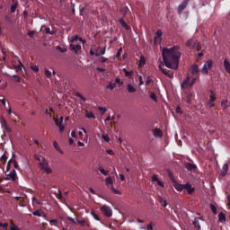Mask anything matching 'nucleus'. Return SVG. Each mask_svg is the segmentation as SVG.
Here are the masks:
<instances>
[{"label":"nucleus","instance_id":"1","mask_svg":"<svg viewBox=\"0 0 230 230\" xmlns=\"http://www.w3.org/2000/svg\"><path fill=\"white\" fill-rule=\"evenodd\" d=\"M180 46H173L171 49L164 48L162 50L163 62L158 66L159 70L170 79L174 78V74L170 73L166 68H164L165 66L169 69H178L180 59L181 58V52L180 51Z\"/></svg>","mask_w":230,"mask_h":230},{"label":"nucleus","instance_id":"2","mask_svg":"<svg viewBox=\"0 0 230 230\" xmlns=\"http://www.w3.org/2000/svg\"><path fill=\"white\" fill-rule=\"evenodd\" d=\"M39 168L41 171H44L47 174H50L53 172V171H52L51 167H49V162H47V160H45L44 162H40Z\"/></svg>","mask_w":230,"mask_h":230},{"label":"nucleus","instance_id":"3","mask_svg":"<svg viewBox=\"0 0 230 230\" xmlns=\"http://www.w3.org/2000/svg\"><path fill=\"white\" fill-rule=\"evenodd\" d=\"M169 176H170L172 182L173 183L174 189L177 191L181 192L185 189V184L178 183V181H176L173 174L170 173Z\"/></svg>","mask_w":230,"mask_h":230},{"label":"nucleus","instance_id":"4","mask_svg":"<svg viewBox=\"0 0 230 230\" xmlns=\"http://www.w3.org/2000/svg\"><path fill=\"white\" fill-rule=\"evenodd\" d=\"M101 211L107 217H111L113 215L112 208L108 207V205H103L102 207H101Z\"/></svg>","mask_w":230,"mask_h":230},{"label":"nucleus","instance_id":"5","mask_svg":"<svg viewBox=\"0 0 230 230\" xmlns=\"http://www.w3.org/2000/svg\"><path fill=\"white\" fill-rule=\"evenodd\" d=\"M164 35V32L161 29H158L155 32V36L154 38V43L155 45H157L158 43H160L162 41V37Z\"/></svg>","mask_w":230,"mask_h":230},{"label":"nucleus","instance_id":"6","mask_svg":"<svg viewBox=\"0 0 230 230\" xmlns=\"http://www.w3.org/2000/svg\"><path fill=\"white\" fill-rule=\"evenodd\" d=\"M190 76L187 75V77L181 82V90H186L190 87Z\"/></svg>","mask_w":230,"mask_h":230},{"label":"nucleus","instance_id":"7","mask_svg":"<svg viewBox=\"0 0 230 230\" xmlns=\"http://www.w3.org/2000/svg\"><path fill=\"white\" fill-rule=\"evenodd\" d=\"M189 0H183L182 3L178 6L177 12L179 14H181L182 12L188 7Z\"/></svg>","mask_w":230,"mask_h":230},{"label":"nucleus","instance_id":"8","mask_svg":"<svg viewBox=\"0 0 230 230\" xmlns=\"http://www.w3.org/2000/svg\"><path fill=\"white\" fill-rule=\"evenodd\" d=\"M184 190H187L188 195H192L196 190L195 187H192L190 181L184 184Z\"/></svg>","mask_w":230,"mask_h":230},{"label":"nucleus","instance_id":"9","mask_svg":"<svg viewBox=\"0 0 230 230\" xmlns=\"http://www.w3.org/2000/svg\"><path fill=\"white\" fill-rule=\"evenodd\" d=\"M199 72H200V69L199 67V65L193 64L190 66V73H191L192 75L199 76Z\"/></svg>","mask_w":230,"mask_h":230},{"label":"nucleus","instance_id":"10","mask_svg":"<svg viewBox=\"0 0 230 230\" xmlns=\"http://www.w3.org/2000/svg\"><path fill=\"white\" fill-rule=\"evenodd\" d=\"M199 40L192 39V40H189L186 42V46L190 49H194L196 48V46L198 45Z\"/></svg>","mask_w":230,"mask_h":230},{"label":"nucleus","instance_id":"11","mask_svg":"<svg viewBox=\"0 0 230 230\" xmlns=\"http://www.w3.org/2000/svg\"><path fill=\"white\" fill-rule=\"evenodd\" d=\"M69 47H70V49L74 51L75 54H78V52L82 50V46L80 44L74 45L70 43Z\"/></svg>","mask_w":230,"mask_h":230},{"label":"nucleus","instance_id":"12","mask_svg":"<svg viewBox=\"0 0 230 230\" xmlns=\"http://www.w3.org/2000/svg\"><path fill=\"white\" fill-rule=\"evenodd\" d=\"M16 178H17L16 171L13 169V172H9V174H7L5 181L12 180L13 181H15Z\"/></svg>","mask_w":230,"mask_h":230},{"label":"nucleus","instance_id":"13","mask_svg":"<svg viewBox=\"0 0 230 230\" xmlns=\"http://www.w3.org/2000/svg\"><path fill=\"white\" fill-rule=\"evenodd\" d=\"M119 23L121 25V27L123 28V29H125L126 31H130L131 30V26H129L127 22H126V21L124 20V18H120L119 20Z\"/></svg>","mask_w":230,"mask_h":230},{"label":"nucleus","instance_id":"14","mask_svg":"<svg viewBox=\"0 0 230 230\" xmlns=\"http://www.w3.org/2000/svg\"><path fill=\"white\" fill-rule=\"evenodd\" d=\"M199 220H204V219L203 217H195L193 221V226H195V228H197V230H201Z\"/></svg>","mask_w":230,"mask_h":230},{"label":"nucleus","instance_id":"15","mask_svg":"<svg viewBox=\"0 0 230 230\" xmlns=\"http://www.w3.org/2000/svg\"><path fill=\"white\" fill-rule=\"evenodd\" d=\"M194 98H195V93H192V92H189V93H187V96H186V102H187L188 104H190V103L192 102V101H193Z\"/></svg>","mask_w":230,"mask_h":230},{"label":"nucleus","instance_id":"16","mask_svg":"<svg viewBox=\"0 0 230 230\" xmlns=\"http://www.w3.org/2000/svg\"><path fill=\"white\" fill-rule=\"evenodd\" d=\"M153 136L155 137H163L164 134L160 128H155V129H153Z\"/></svg>","mask_w":230,"mask_h":230},{"label":"nucleus","instance_id":"17","mask_svg":"<svg viewBox=\"0 0 230 230\" xmlns=\"http://www.w3.org/2000/svg\"><path fill=\"white\" fill-rule=\"evenodd\" d=\"M77 224L80 225L81 226L84 227V226H87L89 227L90 226V223L88 221H86V219H77L76 220Z\"/></svg>","mask_w":230,"mask_h":230},{"label":"nucleus","instance_id":"18","mask_svg":"<svg viewBox=\"0 0 230 230\" xmlns=\"http://www.w3.org/2000/svg\"><path fill=\"white\" fill-rule=\"evenodd\" d=\"M229 171V165L228 164H225L221 170V175L224 177L227 174V172Z\"/></svg>","mask_w":230,"mask_h":230},{"label":"nucleus","instance_id":"19","mask_svg":"<svg viewBox=\"0 0 230 230\" xmlns=\"http://www.w3.org/2000/svg\"><path fill=\"white\" fill-rule=\"evenodd\" d=\"M185 167L189 172L196 171L198 168L195 164H186Z\"/></svg>","mask_w":230,"mask_h":230},{"label":"nucleus","instance_id":"20","mask_svg":"<svg viewBox=\"0 0 230 230\" xmlns=\"http://www.w3.org/2000/svg\"><path fill=\"white\" fill-rule=\"evenodd\" d=\"M119 13L122 14L123 17H126L129 13V8L128 6H124L120 8Z\"/></svg>","mask_w":230,"mask_h":230},{"label":"nucleus","instance_id":"21","mask_svg":"<svg viewBox=\"0 0 230 230\" xmlns=\"http://www.w3.org/2000/svg\"><path fill=\"white\" fill-rule=\"evenodd\" d=\"M209 93H210V95H209L208 102H215L217 101V96H216L214 90H210Z\"/></svg>","mask_w":230,"mask_h":230},{"label":"nucleus","instance_id":"22","mask_svg":"<svg viewBox=\"0 0 230 230\" xmlns=\"http://www.w3.org/2000/svg\"><path fill=\"white\" fill-rule=\"evenodd\" d=\"M53 146L60 155H64V151L60 148V146L57 141L53 142Z\"/></svg>","mask_w":230,"mask_h":230},{"label":"nucleus","instance_id":"23","mask_svg":"<svg viewBox=\"0 0 230 230\" xmlns=\"http://www.w3.org/2000/svg\"><path fill=\"white\" fill-rule=\"evenodd\" d=\"M221 106H222L223 110H226L230 106L229 101L227 99L226 100H223L221 102Z\"/></svg>","mask_w":230,"mask_h":230},{"label":"nucleus","instance_id":"24","mask_svg":"<svg viewBox=\"0 0 230 230\" xmlns=\"http://www.w3.org/2000/svg\"><path fill=\"white\" fill-rule=\"evenodd\" d=\"M224 67L226 73L230 74V63L227 61V58L224 60Z\"/></svg>","mask_w":230,"mask_h":230},{"label":"nucleus","instance_id":"25","mask_svg":"<svg viewBox=\"0 0 230 230\" xmlns=\"http://www.w3.org/2000/svg\"><path fill=\"white\" fill-rule=\"evenodd\" d=\"M127 90L129 93H133L137 92L136 87H134L131 84H128Z\"/></svg>","mask_w":230,"mask_h":230},{"label":"nucleus","instance_id":"26","mask_svg":"<svg viewBox=\"0 0 230 230\" xmlns=\"http://www.w3.org/2000/svg\"><path fill=\"white\" fill-rule=\"evenodd\" d=\"M122 71L125 74L126 77H131L133 75V74H134L133 70L128 71L127 68H123Z\"/></svg>","mask_w":230,"mask_h":230},{"label":"nucleus","instance_id":"27","mask_svg":"<svg viewBox=\"0 0 230 230\" xmlns=\"http://www.w3.org/2000/svg\"><path fill=\"white\" fill-rule=\"evenodd\" d=\"M218 221L220 223L226 222V214L224 212H219V214H218Z\"/></svg>","mask_w":230,"mask_h":230},{"label":"nucleus","instance_id":"28","mask_svg":"<svg viewBox=\"0 0 230 230\" xmlns=\"http://www.w3.org/2000/svg\"><path fill=\"white\" fill-rule=\"evenodd\" d=\"M64 117L60 116L59 119H55V124L56 126L59 127L60 125H63Z\"/></svg>","mask_w":230,"mask_h":230},{"label":"nucleus","instance_id":"29","mask_svg":"<svg viewBox=\"0 0 230 230\" xmlns=\"http://www.w3.org/2000/svg\"><path fill=\"white\" fill-rule=\"evenodd\" d=\"M115 88H116V83H112L111 81H110L106 86V89H110L111 91L114 90Z\"/></svg>","mask_w":230,"mask_h":230},{"label":"nucleus","instance_id":"30","mask_svg":"<svg viewBox=\"0 0 230 230\" xmlns=\"http://www.w3.org/2000/svg\"><path fill=\"white\" fill-rule=\"evenodd\" d=\"M90 55L95 56L96 58L101 57V53L97 52V49H90Z\"/></svg>","mask_w":230,"mask_h":230},{"label":"nucleus","instance_id":"31","mask_svg":"<svg viewBox=\"0 0 230 230\" xmlns=\"http://www.w3.org/2000/svg\"><path fill=\"white\" fill-rule=\"evenodd\" d=\"M198 80H199V75L192 78V80L190 82V87H193Z\"/></svg>","mask_w":230,"mask_h":230},{"label":"nucleus","instance_id":"32","mask_svg":"<svg viewBox=\"0 0 230 230\" xmlns=\"http://www.w3.org/2000/svg\"><path fill=\"white\" fill-rule=\"evenodd\" d=\"M105 183L106 186H113V181H112V178H111V176H108L107 178H105Z\"/></svg>","mask_w":230,"mask_h":230},{"label":"nucleus","instance_id":"33","mask_svg":"<svg viewBox=\"0 0 230 230\" xmlns=\"http://www.w3.org/2000/svg\"><path fill=\"white\" fill-rule=\"evenodd\" d=\"M35 159L39 162V163H43L45 162L46 158L43 157L42 155H35Z\"/></svg>","mask_w":230,"mask_h":230},{"label":"nucleus","instance_id":"34","mask_svg":"<svg viewBox=\"0 0 230 230\" xmlns=\"http://www.w3.org/2000/svg\"><path fill=\"white\" fill-rule=\"evenodd\" d=\"M31 202H32V206L38 205H42V201H40L39 199H37V198H31Z\"/></svg>","mask_w":230,"mask_h":230},{"label":"nucleus","instance_id":"35","mask_svg":"<svg viewBox=\"0 0 230 230\" xmlns=\"http://www.w3.org/2000/svg\"><path fill=\"white\" fill-rule=\"evenodd\" d=\"M205 66H207V68L209 70V69H212L213 68V61L212 60H208L206 63H205Z\"/></svg>","mask_w":230,"mask_h":230},{"label":"nucleus","instance_id":"36","mask_svg":"<svg viewBox=\"0 0 230 230\" xmlns=\"http://www.w3.org/2000/svg\"><path fill=\"white\" fill-rule=\"evenodd\" d=\"M81 37H79L78 35H74L71 37V40L70 43H74L75 41H80Z\"/></svg>","mask_w":230,"mask_h":230},{"label":"nucleus","instance_id":"37","mask_svg":"<svg viewBox=\"0 0 230 230\" xmlns=\"http://www.w3.org/2000/svg\"><path fill=\"white\" fill-rule=\"evenodd\" d=\"M150 99L153 100V101L155 102H157V101H158L157 95H156V93H154V92H152V93H150Z\"/></svg>","mask_w":230,"mask_h":230},{"label":"nucleus","instance_id":"38","mask_svg":"<svg viewBox=\"0 0 230 230\" xmlns=\"http://www.w3.org/2000/svg\"><path fill=\"white\" fill-rule=\"evenodd\" d=\"M32 215H33L34 217H42V210H34V212H32Z\"/></svg>","mask_w":230,"mask_h":230},{"label":"nucleus","instance_id":"39","mask_svg":"<svg viewBox=\"0 0 230 230\" xmlns=\"http://www.w3.org/2000/svg\"><path fill=\"white\" fill-rule=\"evenodd\" d=\"M99 172L104 175V176H108L109 175V171H105V169H102V167H99Z\"/></svg>","mask_w":230,"mask_h":230},{"label":"nucleus","instance_id":"40","mask_svg":"<svg viewBox=\"0 0 230 230\" xmlns=\"http://www.w3.org/2000/svg\"><path fill=\"white\" fill-rule=\"evenodd\" d=\"M44 75H45V76L47 77V78H51V76H52V73H51V71H49V69H45V71H44Z\"/></svg>","mask_w":230,"mask_h":230},{"label":"nucleus","instance_id":"41","mask_svg":"<svg viewBox=\"0 0 230 230\" xmlns=\"http://www.w3.org/2000/svg\"><path fill=\"white\" fill-rule=\"evenodd\" d=\"M91 215H92V217H93L95 220L101 221L100 217H99L98 214H96V212H94L93 210L91 212Z\"/></svg>","mask_w":230,"mask_h":230},{"label":"nucleus","instance_id":"42","mask_svg":"<svg viewBox=\"0 0 230 230\" xmlns=\"http://www.w3.org/2000/svg\"><path fill=\"white\" fill-rule=\"evenodd\" d=\"M210 209H211L213 214L217 215V208L216 205L211 204L210 205Z\"/></svg>","mask_w":230,"mask_h":230},{"label":"nucleus","instance_id":"43","mask_svg":"<svg viewBox=\"0 0 230 230\" xmlns=\"http://www.w3.org/2000/svg\"><path fill=\"white\" fill-rule=\"evenodd\" d=\"M202 73L204 75H208L209 74V71H208V66L204 64V66H202V69H201Z\"/></svg>","mask_w":230,"mask_h":230},{"label":"nucleus","instance_id":"44","mask_svg":"<svg viewBox=\"0 0 230 230\" xmlns=\"http://www.w3.org/2000/svg\"><path fill=\"white\" fill-rule=\"evenodd\" d=\"M85 117L87 119H92V118L95 119V115L92 111H90V112L87 111L86 114H85Z\"/></svg>","mask_w":230,"mask_h":230},{"label":"nucleus","instance_id":"45","mask_svg":"<svg viewBox=\"0 0 230 230\" xmlns=\"http://www.w3.org/2000/svg\"><path fill=\"white\" fill-rule=\"evenodd\" d=\"M122 52H123V48L120 47V48L118 49L117 53H116V58H120Z\"/></svg>","mask_w":230,"mask_h":230},{"label":"nucleus","instance_id":"46","mask_svg":"<svg viewBox=\"0 0 230 230\" xmlns=\"http://www.w3.org/2000/svg\"><path fill=\"white\" fill-rule=\"evenodd\" d=\"M111 191H112L114 194H116V195H121L120 190H117V189H114L113 185H111Z\"/></svg>","mask_w":230,"mask_h":230},{"label":"nucleus","instance_id":"47","mask_svg":"<svg viewBox=\"0 0 230 230\" xmlns=\"http://www.w3.org/2000/svg\"><path fill=\"white\" fill-rule=\"evenodd\" d=\"M75 96L78 97V98H80L81 101L86 102V98H85L84 96H83L82 93H75Z\"/></svg>","mask_w":230,"mask_h":230},{"label":"nucleus","instance_id":"48","mask_svg":"<svg viewBox=\"0 0 230 230\" xmlns=\"http://www.w3.org/2000/svg\"><path fill=\"white\" fill-rule=\"evenodd\" d=\"M49 223L51 225V226H57L58 224V219H50L49 221Z\"/></svg>","mask_w":230,"mask_h":230},{"label":"nucleus","instance_id":"49","mask_svg":"<svg viewBox=\"0 0 230 230\" xmlns=\"http://www.w3.org/2000/svg\"><path fill=\"white\" fill-rule=\"evenodd\" d=\"M45 32L49 35H54V31H52L49 27L45 28Z\"/></svg>","mask_w":230,"mask_h":230},{"label":"nucleus","instance_id":"50","mask_svg":"<svg viewBox=\"0 0 230 230\" xmlns=\"http://www.w3.org/2000/svg\"><path fill=\"white\" fill-rule=\"evenodd\" d=\"M102 138L106 142L109 143L111 141V138L108 135H102Z\"/></svg>","mask_w":230,"mask_h":230},{"label":"nucleus","instance_id":"51","mask_svg":"<svg viewBox=\"0 0 230 230\" xmlns=\"http://www.w3.org/2000/svg\"><path fill=\"white\" fill-rule=\"evenodd\" d=\"M115 84L123 85L124 82L120 80V78L116 77L115 79Z\"/></svg>","mask_w":230,"mask_h":230},{"label":"nucleus","instance_id":"52","mask_svg":"<svg viewBox=\"0 0 230 230\" xmlns=\"http://www.w3.org/2000/svg\"><path fill=\"white\" fill-rule=\"evenodd\" d=\"M160 203H161V205H162L164 208H166V207L168 206V203H167L166 199H160Z\"/></svg>","mask_w":230,"mask_h":230},{"label":"nucleus","instance_id":"53","mask_svg":"<svg viewBox=\"0 0 230 230\" xmlns=\"http://www.w3.org/2000/svg\"><path fill=\"white\" fill-rule=\"evenodd\" d=\"M143 65H146V59L144 57H141L139 61V67H141Z\"/></svg>","mask_w":230,"mask_h":230},{"label":"nucleus","instance_id":"54","mask_svg":"<svg viewBox=\"0 0 230 230\" xmlns=\"http://www.w3.org/2000/svg\"><path fill=\"white\" fill-rule=\"evenodd\" d=\"M1 163L5 164L7 161V156L5 155H3L0 158Z\"/></svg>","mask_w":230,"mask_h":230},{"label":"nucleus","instance_id":"55","mask_svg":"<svg viewBox=\"0 0 230 230\" xmlns=\"http://www.w3.org/2000/svg\"><path fill=\"white\" fill-rule=\"evenodd\" d=\"M16 8H17L16 4H12L10 8L11 13H14L16 11Z\"/></svg>","mask_w":230,"mask_h":230},{"label":"nucleus","instance_id":"56","mask_svg":"<svg viewBox=\"0 0 230 230\" xmlns=\"http://www.w3.org/2000/svg\"><path fill=\"white\" fill-rule=\"evenodd\" d=\"M10 230H20V228L12 222V226H10Z\"/></svg>","mask_w":230,"mask_h":230},{"label":"nucleus","instance_id":"57","mask_svg":"<svg viewBox=\"0 0 230 230\" xmlns=\"http://www.w3.org/2000/svg\"><path fill=\"white\" fill-rule=\"evenodd\" d=\"M57 199H63V194L61 190H58Z\"/></svg>","mask_w":230,"mask_h":230},{"label":"nucleus","instance_id":"58","mask_svg":"<svg viewBox=\"0 0 230 230\" xmlns=\"http://www.w3.org/2000/svg\"><path fill=\"white\" fill-rule=\"evenodd\" d=\"M31 69L33 71V72H39L40 68L38 66H31Z\"/></svg>","mask_w":230,"mask_h":230},{"label":"nucleus","instance_id":"59","mask_svg":"<svg viewBox=\"0 0 230 230\" xmlns=\"http://www.w3.org/2000/svg\"><path fill=\"white\" fill-rule=\"evenodd\" d=\"M27 35L31 38L33 39L34 35H35V31H30Z\"/></svg>","mask_w":230,"mask_h":230},{"label":"nucleus","instance_id":"60","mask_svg":"<svg viewBox=\"0 0 230 230\" xmlns=\"http://www.w3.org/2000/svg\"><path fill=\"white\" fill-rule=\"evenodd\" d=\"M98 110H99L100 111H102V113H105V112L107 111V108L102 107V106H99V107H98Z\"/></svg>","mask_w":230,"mask_h":230},{"label":"nucleus","instance_id":"61","mask_svg":"<svg viewBox=\"0 0 230 230\" xmlns=\"http://www.w3.org/2000/svg\"><path fill=\"white\" fill-rule=\"evenodd\" d=\"M8 226H9V224L7 223H4V224L0 223V227H3L4 230H6Z\"/></svg>","mask_w":230,"mask_h":230},{"label":"nucleus","instance_id":"62","mask_svg":"<svg viewBox=\"0 0 230 230\" xmlns=\"http://www.w3.org/2000/svg\"><path fill=\"white\" fill-rule=\"evenodd\" d=\"M107 61H108V58L101 57V58H100V62H101V63L104 64V63H106Z\"/></svg>","mask_w":230,"mask_h":230},{"label":"nucleus","instance_id":"63","mask_svg":"<svg viewBox=\"0 0 230 230\" xmlns=\"http://www.w3.org/2000/svg\"><path fill=\"white\" fill-rule=\"evenodd\" d=\"M13 81L16 83H20L21 82V77L19 75H13Z\"/></svg>","mask_w":230,"mask_h":230},{"label":"nucleus","instance_id":"64","mask_svg":"<svg viewBox=\"0 0 230 230\" xmlns=\"http://www.w3.org/2000/svg\"><path fill=\"white\" fill-rule=\"evenodd\" d=\"M208 106L209 108H214L216 106L215 102H208Z\"/></svg>","mask_w":230,"mask_h":230}]
</instances>
